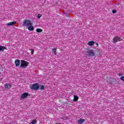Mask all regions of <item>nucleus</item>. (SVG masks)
Masks as SVG:
<instances>
[{
  "instance_id": "20e7f679",
  "label": "nucleus",
  "mask_w": 124,
  "mask_h": 124,
  "mask_svg": "<svg viewBox=\"0 0 124 124\" xmlns=\"http://www.w3.org/2000/svg\"><path fill=\"white\" fill-rule=\"evenodd\" d=\"M86 53L87 56H91V57H93V56L95 55L94 52H93V50L92 49L87 52Z\"/></svg>"
},
{
  "instance_id": "6e6552de",
  "label": "nucleus",
  "mask_w": 124,
  "mask_h": 124,
  "mask_svg": "<svg viewBox=\"0 0 124 124\" xmlns=\"http://www.w3.org/2000/svg\"><path fill=\"white\" fill-rule=\"evenodd\" d=\"M16 24V21H12V22L8 23L7 24H6V26H13Z\"/></svg>"
},
{
  "instance_id": "4468645a",
  "label": "nucleus",
  "mask_w": 124,
  "mask_h": 124,
  "mask_svg": "<svg viewBox=\"0 0 124 124\" xmlns=\"http://www.w3.org/2000/svg\"><path fill=\"white\" fill-rule=\"evenodd\" d=\"M29 31H32L34 30V28L32 26H29V27L28 28Z\"/></svg>"
},
{
  "instance_id": "f3484780",
  "label": "nucleus",
  "mask_w": 124,
  "mask_h": 124,
  "mask_svg": "<svg viewBox=\"0 0 124 124\" xmlns=\"http://www.w3.org/2000/svg\"><path fill=\"white\" fill-rule=\"evenodd\" d=\"M37 123V121L36 120H33L30 124H36Z\"/></svg>"
},
{
  "instance_id": "9d476101",
  "label": "nucleus",
  "mask_w": 124,
  "mask_h": 124,
  "mask_svg": "<svg viewBox=\"0 0 124 124\" xmlns=\"http://www.w3.org/2000/svg\"><path fill=\"white\" fill-rule=\"evenodd\" d=\"M4 87L5 88H6V89H10V88H11V84L9 83H6L4 85Z\"/></svg>"
},
{
  "instance_id": "f257e3e1",
  "label": "nucleus",
  "mask_w": 124,
  "mask_h": 124,
  "mask_svg": "<svg viewBox=\"0 0 124 124\" xmlns=\"http://www.w3.org/2000/svg\"><path fill=\"white\" fill-rule=\"evenodd\" d=\"M30 26H32V23L31 21L29 19H24L23 20V27H30Z\"/></svg>"
},
{
  "instance_id": "5701e85b",
  "label": "nucleus",
  "mask_w": 124,
  "mask_h": 124,
  "mask_svg": "<svg viewBox=\"0 0 124 124\" xmlns=\"http://www.w3.org/2000/svg\"><path fill=\"white\" fill-rule=\"evenodd\" d=\"M95 45H96V47H98V43H95Z\"/></svg>"
},
{
  "instance_id": "7ed1b4c3",
  "label": "nucleus",
  "mask_w": 124,
  "mask_h": 124,
  "mask_svg": "<svg viewBox=\"0 0 124 124\" xmlns=\"http://www.w3.org/2000/svg\"><path fill=\"white\" fill-rule=\"evenodd\" d=\"M31 90H34V91H37L39 89V84L38 83H35L31 85L30 87Z\"/></svg>"
},
{
  "instance_id": "2eb2a0df",
  "label": "nucleus",
  "mask_w": 124,
  "mask_h": 124,
  "mask_svg": "<svg viewBox=\"0 0 124 124\" xmlns=\"http://www.w3.org/2000/svg\"><path fill=\"white\" fill-rule=\"evenodd\" d=\"M36 31L37 32H42L43 31V30H42V29H41L38 28L36 29Z\"/></svg>"
},
{
  "instance_id": "6ab92c4d",
  "label": "nucleus",
  "mask_w": 124,
  "mask_h": 124,
  "mask_svg": "<svg viewBox=\"0 0 124 124\" xmlns=\"http://www.w3.org/2000/svg\"><path fill=\"white\" fill-rule=\"evenodd\" d=\"M42 16V15L41 14H39L37 15V18H38V19H40V18H41Z\"/></svg>"
},
{
  "instance_id": "412c9836",
  "label": "nucleus",
  "mask_w": 124,
  "mask_h": 124,
  "mask_svg": "<svg viewBox=\"0 0 124 124\" xmlns=\"http://www.w3.org/2000/svg\"><path fill=\"white\" fill-rule=\"evenodd\" d=\"M120 79L122 81H124V76L121 77Z\"/></svg>"
},
{
  "instance_id": "ddd939ff",
  "label": "nucleus",
  "mask_w": 124,
  "mask_h": 124,
  "mask_svg": "<svg viewBox=\"0 0 124 124\" xmlns=\"http://www.w3.org/2000/svg\"><path fill=\"white\" fill-rule=\"evenodd\" d=\"M78 99H79V97L77 95H74V101H78Z\"/></svg>"
},
{
  "instance_id": "f8f14e48",
  "label": "nucleus",
  "mask_w": 124,
  "mask_h": 124,
  "mask_svg": "<svg viewBox=\"0 0 124 124\" xmlns=\"http://www.w3.org/2000/svg\"><path fill=\"white\" fill-rule=\"evenodd\" d=\"M84 122H85V119H80L78 121V124H83Z\"/></svg>"
},
{
  "instance_id": "f03ea898",
  "label": "nucleus",
  "mask_w": 124,
  "mask_h": 124,
  "mask_svg": "<svg viewBox=\"0 0 124 124\" xmlns=\"http://www.w3.org/2000/svg\"><path fill=\"white\" fill-rule=\"evenodd\" d=\"M29 64H30V62L25 60H21L20 67H22V68H26V67L28 66Z\"/></svg>"
},
{
  "instance_id": "4be33fe9",
  "label": "nucleus",
  "mask_w": 124,
  "mask_h": 124,
  "mask_svg": "<svg viewBox=\"0 0 124 124\" xmlns=\"http://www.w3.org/2000/svg\"><path fill=\"white\" fill-rule=\"evenodd\" d=\"M116 10H112V13H113V14H115V13H116Z\"/></svg>"
},
{
  "instance_id": "1a4fd4ad",
  "label": "nucleus",
  "mask_w": 124,
  "mask_h": 124,
  "mask_svg": "<svg viewBox=\"0 0 124 124\" xmlns=\"http://www.w3.org/2000/svg\"><path fill=\"white\" fill-rule=\"evenodd\" d=\"M4 50H7L6 47L4 46H0V52H1L2 51H4Z\"/></svg>"
},
{
  "instance_id": "aec40b11",
  "label": "nucleus",
  "mask_w": 124,
  "mask_h": 124,
  "mask_svg": "<svg viewBox=\"0 0 124 124\" xmlns=\"http://www.w3.org/2000/svg\"><path fill=\"white\" fill-rule=\"evenodd\" d=\"M45 89V87L43 85L41 86L40 90H44Z\"/></svg>"
},
{
  "instance_id": "b1692460",
  "label": "nucleus",
  "mask_w": 124,
  "mask_h": 124,
  "mask_svg": "<svg viewBox=\"0 0 124 124\" xmlns=\"http://www.w3.org/2000/svg\"><path fill=\"white\" fill-rule=\"evenodd\" d=\"M119 76H123L124 74L123 73H119Z\"/></svg>"
},
{
  "instance_id": "9b49d317",
  "label": "nucleus",
  "mask_w": 124,
  "mask_h": 124,
  "mask_svg": "<svg viewBox=\"0 0 124 124\" xmlns=\"http://www.w3.org/2000/svg\"><path fill=\"white\" fill-rule=\"evenodd\" d=\"M94 45V41H90L88 42V45L90 46H93Z\"/></svg>"
},
{
  "instance_id": "423d86ee",
  "label": "nucleus",
  "mask_w": 124,
  "mask_h": 124,
  "mask_svg": "<svg viewBox=\"0 0 124 124\" xmlns=\"http://www.w3.org/2000/svg\"><path fill=\"white\" fill-rule=\"evenodd\" d=\"M29 96V93H23L20 96L21 98H26Z\"/></svg>"
},
{
  "instance_id": "dca6fc26",
  "label": "nucleus",
  "mask_w": 124,
  "mask_h": 124,
  "mask_svg": "<svg viewBox=\"0 0 124 124\" xmlns=\"http://www.w3.org/2000/svg\"><path fill=\"white\" fill-rule=\"evenodd\" d=\"M52 52L54 55H57V48H52Z\"/></svg>"
},
{
  "instance_id": "39448f33",
  "label": "nucleus",
  "mask_w": 124,
  "mask_h": 124,
  "mask_svg": "<svg viewBox=\"0 0 124 124\" xmlns=\"http://www.w3.org/2000/svg\"><path fill=\"white\" fill-rule=\"evenodd\" d=\"M114 42H119V41H122L123 40L119 36L114 37L113 39Z\"/></svg>"
},
{
  "instance_id": "0eeeda50",
  "label": "nucleus",
  "mask_w": 124,
  "mask_h": 124,
  "mask_svg": "<svg viewBox=\"0 0 124 124\" xmlns=\"http://www.w3.org/2000/svg\"><path fill=\"white\" fill-rule=\"evenodd\" d=\"M15 63L16 67H17V66H19V65H20V60H16L15 62Z\"/></svg>"
},
{
  "instance_id": "393cba45",
  "label": "nucleus",
  "mask_w": 124,
  "mask_h": 124,
  "mask_svg": "<svg viewBox=\"0 0 124 124\" xmlns=\"http://www.w3.org/2000/svg\"><path fill=\"white\" fill-rule=\"evenodd\" d=\"M107 82H108V79H107Z\"/></svg>"
},
{
  "instance_id": "a211bd4d",
  "label": "nucleus",
  "mask_w": 124,
  "mask_h": 124,
  "mask_svg": "<svg viewBox=\"0 0 124 124\" xmlns=\"http://www.w3.org/2000/svg\"><path fill=\"white\" fill-rule=\"evenodd\" d=\"M30 50L31 52V55H33V53H34V49H30Z\"/></svg>"
}]
</instances>
